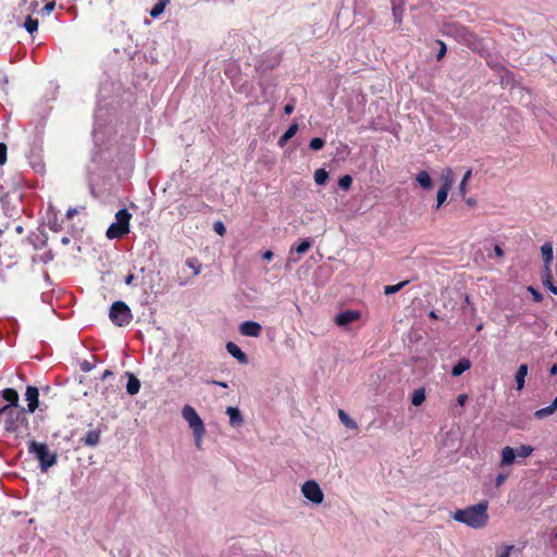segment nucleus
I'll list each match as a JSON object with an SVG mask.
<instances>
[{
    "label": "nucleus",
    "instance_id": "1",
    "mask_svg": "<svg viewBox=\"0 0 557 557\" xmlns=\"http://www.w3.org/2000/svg\"><path fill=\"white\" fill-rule=\"evenodd\" d=\"M487 508V500H482L479 504L470 505L465 509L456 510L453 518L457 522L463 523L472 529H482L488 522Z\"/></svg>",
    "mask_w": 557,
    "mask_h": 557
},
{
    "label": "nucleus",
    "instance_id": "2",
    "mask_svg": "<svg viewBox=\"0 0 557 557\" xmlns=\"http://www.w3.org/2000/svg\"><path fill=\"white\" fill-rule=\"evenodd\" d=\"M28 451L36 456L42 472H46L50 467L57 463V454L49 451L48 446L45 443L30 441L28 444Z\"/></svg>",
    "mask_w": 557,
    "mask_h": 557
},
{
    "label": "nucleus",
    "instance_id": "3",
    "mask_svg": "<svg viewBox=\"0 0 557 557\" xmlns=\"http://www.w3.org/2000/svg\"><path fill=\"white\" fill-rule=\"evenodd\" d=\"M132 214L127 209H121L115 214V222L107 230V237L110 239L121 238L129 233V221Z\"/></svg>",
    "mask_w": 557,
    "mask_h": 557
},
{
    "label": "nucleus",
    "instance_id": "4",
    "mask_svg": "<svg viewBox=\"0 0 557 557\" xmlns=\"http://www.w3.org/2000/svg\"><path fill=\"white\" fill-rule=\"evenodd\" d=\"M183 418L188 422L189 428L195 435V444L198 448L201 447L202 436L206 432L205 424L200 419L197 411L189 405H185L182 410Z\"/></svg>",
    "mask_w": 557,
    "mask_h": 557
},
{
    "label": "nucleus",
    "instance_id": "5",
    "mask_svg": "<svg viewBox=\"0 0 557 557\" xmlns=\"http://www.w3.org/2000/svg\"><path fill=\"white\" fill-rule=\"evenodd\" d=\"M109 318L116 326L128 325L133 314L129 307L124 301H114L110 308Z\"/></svg>",
    "mask_w": 557,
    "mask_h": 557
},
{
    "label": "nucleus",
    "instance_id": "6",
    "mask_svg": "<svg viewBox=\"0 0 557 557\" xmlns=\"http://www.w3.org/2000/svg\"><path fill=\"white\" fill-rule=\"evenodd\" d=\"M445 34L453 36L460 40L462 44L473 48L476 36L471 33L467 27L458 23H448L445 25Z\"/></svg>",
    "mask_w": 557,
    "mask_h": 557
},
{
    "label": "nucleus",
    "instance_id": "7",
    "mask_svg": "<svg viewBox=\"0 0 557 557\" xmlns=\"http://www.w3.org/2000/svg\"><path fill=\"white\" fill-rule=\"evenodd\" d=\"M301 492L307 499L314 504H321L323 502V492L315 481L310 480L305 482L301 486Z\"/></svg>",
    "mask_w": 557,
    "mask_h": 557
},
{
    "label": "nucleus",
    "instance_id": "8",
    "mask_svg": "<svg viewBox=\"0 0 557 557\" xmlns=\"http://www.w3.org/2000/svg\"><path fill=\"white\" fill-rule=\"evenodd\" d=\"M207 205L200 200H186L177 207V213L182 218L188 216L190 213L201 212Z\"/></svg>",
    "mask_w": 557,
    "mask_h": 557
},
{
    "label": "nucleus",
    "instance_id": "9",
    "mask_svg": "<svg viewBox=\"0 0 557 557\" xmlns=\"http://www.w3.org/2000/svg\"><path fill=\"white\" fill-rule=\"evenodd\" d=\"M451 185H453V171L450 169H447L446 175H445V181L442 184V186L438 189L437 195H436V206H435L436 210L440 209L441 206L446 201L447 195H448L449 189L451 188Z\"/></svg>",
    "mask_w": 557,
    "mask_h": 557
},
{
    "label": "nucleus",
    "instance_id": "10",
    "mask_svg": "<svg viewBox=\"0 0 557 557\" xmlns=\"http://www.w3.org/2000/svg\"><path fill=\"white\" fill-rule=\"evenodd\" d=\"M239 332L244 336L259 337L262 332V326L255 321H245L239 325Z\"/></svg>",
    "mask_w": 557,
    "mask_h": 557
},
{
    "label": "nucleus",
    "instance_id": "11",
    "mask_svg": "<svg viewBox=\"0 0 557 557\" xmlns=\"http://www.w3.org/2000/svg\"><path fill=\"white\" fill-rule=\"evenodd\" d=\"M25 397L27 400V409L29 412H35V410L39 406V391L35 386H27L25 392Z\"/></svg>",
    "mask_w": 557,
    "mask_h": 557
},
{
    "label": "nucleus",
    "instance_id": "12",
    "mask_svg": "<svg viewBox=\"0 0 557 557\" xmlns=\"http://www.w3.org/2000/svg\"><path fill=\"white\" fill-rule=\"evenodd\" d=\"M360 318L359 311L347 310L336 315L335 322L337 325L346 326Z\"/></svg>",
    "mask_w": 557,
    "mask_h": 557
},
{
    "label": "nucleus",
    "instance_id": "13",
    "mask_svg": "<svg viewBox=\"0 0 557 557\" xmlns=\"http://www.w3.org/2000/svg\"><path fill=\"white\" fill-rule=\"evenodd\" d=\"M227 352L234 357L239 363L246 364L248 362L247 355L233 342L226 344Z\"/></svg>",
    "mask_w": 557,
    "mask_h": 557
},
{
    "label": "nucleus",
    "instance_id": "14",
    "mask_svg": "<svg viewBox=\"0 0 557 557\" xmlns=\"http://www.w3.org/2000/svg\"><path fill=\"white\" fill-rule=\"evenodd\" d=\"M127 384L126 391L129 395L134 396L139 393L140 381L131 372H126Z\"/></svg>",
    "mask_w": 557,
    "mask_h": 557
},
{
    "label": "nucleus",
    "instance_id": "15",
    "mask_svg": "<svg viewBox=\"0 0 557 557\" xmlns=\"http://www.w3.org/2000/svg\"><path fill=\"white\" fill-rule=\"evenodd\" d=\"M100 430H89L81 442L86 446L95 447L100 442Z\"/></svg>",
    "mask_w": 557,
    "mask_h": 557
},
{
    "label": "nucleus",
    "instance_id": "16",
    "mask_svg": "<svg viewBox=\"0 0 557 557\" xmlns=\"http://www.w3.org/2000/svg\"><path fill=\"white\" fill-rule=\"evenodd\" d=\"M226 413L230 417V423L232 426H240L244 423L243 416L238 408L227 407Z\"/></svg>",
    "mask_w": 557,
    "mask_h": 557
},
{
    "label": "nucleus",
    "instance_id": "17",
    "mask_svg": "<svg viewBox=\"0 0 557 557\" xmlns=\"http://www.w3.org/2000/svg\"><path fill=\"white\" fill-rule=\"evenodd\" d=\"M541 255H542L544 264H553L554 250H553V244L550 242H546L541 246Z\"/></svg>",
    "mask_w": 557,
    "mask_h": 557
},
{
    "label": "nucleus",
    "instance_id": "18",
    "mask_svg": "<svg viewBox=\"0 0 557 557\" xmlns=\"http://www.w3.org/2000/svg\"><path fill=\"white\" fill-rule=\"evenodd\" d=\"M557 409V396L554 398L552 404L547 407L541 408L534 412V417L536 419H544L550 414H553Z\"/></svg>",
    "mask_w": 557,
    "mask_h": 557
},
{
    "label": "nucleus",
    "instance_id": "19",
    "mask_svg": "<svg viewBox=\"0 0 557 557\" xmlns=\"http://www.w3.org/2000/svg\"><path fill=\"white\" fill-rule=\"evenodd\" d=\"M22 417V412H9L8 419L5 421V430L9 432H14L18 429V420Z\"/></svg>",
    "mask_w": 557,
    "mask_h": 557
},
{
    "label": "nucleus",
    "instance_id": "20",
    "mask_svg": "<svg viewBox=\"0 0 557 557\" xmlns=\"http://www.w3.org/2000/svg\"><path fill=\"white\" fill-rule=\"evenodd\" d=\"M528 364L522 363L519 366L516 373L517 389L521 391L524 387L525 376L528 375Z\"/></svg>",
    "mask_w": 557,
    "mask_h": 557
},
{
    "label": "nucleus",
    "instance_id": "21",
    "mask_svg": "<svg viewBox=\"0 0 557 557\" xmlns=\"http://www.w3.org/2000/svg\"><path fill=\"white\" fill-rule=\"evenodd\" d=\"M298 124L297 123H293L288 128L287 131L280 137L278 139V146L280 147H284L287 141L293 138L296 133L298 132Z\"/></svg>",
    "mask_w": 557,
    "mask_h": 557
},
{
    "label": "nucleus",
    "instance_id": "22",
    "mask_svg": "<svg viewBox=\"0 0 557 557\" xmlns=\"http://www.w3.org/2000/svg\"><path fill=\"white\" fill-rule=\"evenodd\" d=\"M516 459V451L510 446H506L502 450L500 466L511 465Z\"/></svg>",
    "mask_w": 557,
    "mask_h": 557
},
{
    "label": "nucleus",
    "instance_id": "23",
    "mask_svg": "<svg viewBox=\"0 0 557 557\" xmlns=\"http://www.w3.org/2000/svg\"><path fill=\"white\" fill-rule=\"evenodd\" d=\"M431 49L436 53V60L440 61L444 58L447 51V47L444 41L437 39L431 42Z\"/></svg>",
    "mask_w": 557,
    "mask_h": 557
},
{
    "label": "nucleus",
    "instance_id": "24",
    "mask_svg": "<svg viewBox=\"0 0 557 557\" xmlns=\"http://www.w3.org/2000/svg\"><path fill=\"white\" fill-rule=\"evenodd\" d=\"M1 394L3 399L9 403V406H17L18 394L14 388H4Z\"/></svg>",
    "mask_w": 557,
    "mask_h": 557
},
{
    "label": "nucleus",
    "instance_id": "25",
    "mask_svg": "<svg viewBox=\"0 0 557 557\" xmlns=\"http://www.w3.org/2000/svg\"><path fill=\"white\" fill-rule=\"evenodd\" d=\"M471 367V363L468 359H460L451 369V374L454 376L461 375L465 371H467Z\"/></svg>",
    "mask_w": 557,
    "mask_h": 557
},
{
    "label": "nucleus",
    "instance_id": "26",
    "mask_svg": "<svg viewBox=\"0 0 557 557\" xmlns=\"http://www.w3.org/2000/svg\"><path fill=\"white\" fill-rule=\"evenodd\" d=\"M338 418L346 428L351 430L358 428L357 422L354 419H351L343 409L338 410Z\"/></svg>",
    "mask_w": 557,
    "mask_h": 557
},
{
    "label": "nucleus",
    "instance_id": "27",
    "mask_svg": "<svg viewBox=\"0 0 557 557\" xmlns=\"http://www.w3.org/2000/svg\"><path fill=\"white\" fill-rule=\"evenodd\" d=\"M185 264L193 270V276H197L202 269L201 262L196 258H187Z\"/></svg>",
    "mask_w": 557,
    "mask_h": 557
},
{
    "label": "nucleus",
    "instance_id": "28",
    "mask_svg": "<svg viewBox=\"0 0 557 557\" xmlns=\"http://www.w3.org/2000/svg\"><path fill=\"white\" fill-rule=\"evenodd\" d=\"M169 2L170 0H159L150 10V16L153 18L160 16Z\"/></svg>",
    "mask_w": 557,
    "mask_h": 557
},
{
    "label": "nucleus",
    "instance_id": "29",
    "mask_svg": "<svg viewBox=\"0 0 557 557\" xmlns=\"http://www.w3.org/2000/svg\"><path fill=\"white\" fill-rule=\"evenodd\" d=\"M329 180V172L324 169H318L314 172V182L317 185H324Z\"/></svg>",
    "mask_w": 557,
    "mask_h": 557
},
{
    "label": "nucleus",
    "instance_id": "30",
    "mask_svg": "<svg viewBox=\"0 0 557 557\" xmlns=\"http://www.w3.org/2000/svg\"><path fill=\"white\" fill-rule=\"evenodd\" d=\"M420 187L430 189L432 187V178L425 171H420Z\"/></svg>",
    "mask_w": 557,
    "mask_h": 557
},
{
    "label": "nucleus",
    "instance_id": "31",
    "mask_svg": "<svg viewBox=\"0 0 557 557\" xmlns=\"http://www.w3.org/2000/svg\"><path fill=\"white\" fill-rule=\"evenodd\" d=\"M24 27L29 34H33L38 28V20L33 18L32 16H27L24 23Z\"/></svg>",
    "mask_w": 557,
    "mask_h": 557
},
{
    "label": "nucleus",
    "instance_id": "32",
    "mask_svg": "<svg viewBox=\"0 0 557 557\" xmlns=\"http://www.w3.org/2000/svg\"><path fill=\"white\" fill-rule=\"evenodd\" d=\"M533 450L534 448L530 445H521L517 449H515L516 457H529L533 453Z\"/></svg>",
    "mask_w": 557,
    "mask_h": 557
},
{
    "label": "nucleus",
    "instance_id": "33",
    "mask_svg": "<svg viewBox=\"0 0 557 557\" xmlns=\"http://www.w3.org/2000/svg\"><path fill=\"white\" fill-rule=\"evenodd\" d=\"M352 185V177L350 175H343L339 180H338V186L339 188H342L343 190H349L350 187Z\"/></svg>",
    "mask_w": 557,
    "mask_h": 557
},
{
    "label": "nucleus",
    "instance_id": "34",
    "mask_svg": "<svg viewBox=\"0 0 557 557\" xmlns=\"http://www.w3.org/2000/svg\"><path fill=\"white\" fill-rule=\"evenodd\" d=\"M408 283V281H404V282H400L396 285H386L384 287V294L385 295H392V294H395L397 293L398 290H400L406 284Z\"/></svg>",
    "mask_w": 557,
    "mask_h": 557
},
{
    "label": "nucleus",
    "instance_id": "35",
    "mask_svg": "<svg viewBox=\"0 0 557 557\" xmlns=\"http://www.w3.org/2000/svg\"><path fill=\"white\" fill-rule=\"evenodd\" d=\"M325 145V140L319 137H314L310 140L309 147L312 150H321Z\"/></svg>",
    "mask_w": 557,
    "mask_h": 557
},
{
    "label": "nucleus",
    "instance_id": "36",
    "mask_svg": "<svg viewBox=\"0 0 557 557\" xmlns=\"http://www.w3.org/2000/svg\"><path fill=\"white\" fill-rule=\"evenodd\" d=\"M552 276V264H544L542 270V283H548Z\"/></svg>",
    "mask_w": 557,
    "mask_h": 557
},
{
    "label": "nucleus",
    "instance_id": "37",
    "mask_svg": "<svg viewBox=\"0 0 557 557\" xmlns=\"http://www.w3.org/2000/svg\"><path fill=\"white\" fill-rule=\"evenodd\" d=\"M311 247V243L309 239H302L299 245L295 248L297 253H305L309 250Z\"/></svg>",
    "mask_w": 557,
    "mask_h": 557
},
{
    "label": "nucleus",
    "instance_id": "38",
    "mask_svg": "<svg viewBox=\"0 0 557 557\" xmlns=\"http://www.w3.org/2000/svg\"><path fill=\"white\" fill-rule=\"evenodd\" d=\"M213 230L216 234H219L220 236H224L225 233H226V228L224 226V224L221 222V221H216L214 224H213Z\"/></svg>",
    "mask_w": 557,
    "mask_h": 557
},
{
    "label": "nucleus",
    "instance_id": "39",
    "mask_svg": "<svg viewBox=\"0 0 557 557\" xmlns=\"http://www.w3.org/2000/svg\"><path fill=\"white\" fill-rule=\"evenodd\" d=\"M528 290L531 293V295L533 297V300L535 302H540V301L543 300L542 294L536 288H534L533 286H529Z\"/></svg>",
    "mask_w": 557,
    "mask_h": 557
},
{
    "label": "nucleus",
    "instance_id": "40",
    "mask_svg": "<svg viewBox=\"0 0 557 557\" xmlns=\"http://www.w3.org/2000/svg\"><path fill=\"white\" fill-rule=\"evenodd\" d=\"M7 145L3 143H0V165L4 164L7 162Z\"/></svg>",
    "mask_w": 557,
    "mask_h": 557
},
{
    "label": "nucleus",
    "instance_id": "41",
    "mask_svg": "<svg viewBox=\"0 0 557 557\" xmlns=\"http://www.w3.org/2000/svg\"><path fill=\"white\" fill-rule=\"evenodd\" d=\"M507 478H508L507 473H499V474H497V476L495 479V486L496 487L502 486L505 483V481L507 480Z\"/></svg>",
    "mask_w": 557,
    "mask_h": 557
},
{
    "label": "nucleus",
    "instance_id": "42",
    "mask_svg": "<svg viewBox=\"0 0 557 557\" xmlns=\"http://www.w3.org/2000/svg\"><path fill=\"white\" fill-rule=\"evenodd\" d=\"M55 8V1L52 0V1H49L45 4V7L42 8V11L46 13V14H50Z\"/></svg>",
    "mask_w": 557,
    "mask_h": 557
},
{
    "label": "nucleus",
    "instance_id": "43",
    "mask_svg": "<svg viewBox=\"0 0 557 557\" xmlns=\"http://www.w3.org/2000/svg\"><path fill=\"white\" fill-rule=\"evenodd\" d=\"M512 548H513L512 545L505 546L504 550L499 554L498 557H510V553H511Z\"/></svg>",
    "mask_w": 557,
    "mask_h": 557
},
{
    "label": "nucleus",
    "instance_id": "44",
    "mask_svg": "<svg viewBox=\"0 0 557 557\" xmlns=\"http://www.w3.org/2000/svg\"><path fill=\"white\" fill-rule=\"evenodd\" d=\"M467 183L468 182L461 181L459 184L458 190H459V194L461 197H465V195L467 193Z\"/></svg>",
    "mask_w": 557,
    "mask_h": 557
},
{
    "label": "nucleus",
    "instance_id": "45",
    "mask_svg": "<svg viewBox=\"0 0 557 557\" xmlns=\"http://www.w3.org/2000/svg\"><path fill=\"white\" fill-rule=\"evenodd\" d=\"M543 285L548 288L554 295H557V286L552 283V280H548V283H543Z\"/></svg>",
    "mask_w": 557,
    "mask_h": 557
},
{
    "label": "nucleus",
    "instance_id": "46",
    "mask_svg": "<svg viewBox=\"0 0 557 557\" xmlns=\"http://www.w3.org/2000/svg\"><path fill=\"white\" fill-rule=\"evenodd\" d=\"M294 110H295V106H294V103H287V104H285V107H284V113H285L286 115L292 114V113L294 112Z\"/></svg>",
    "mask_w": 557,
    "mask_h": 557
},
{
    "label": "nucleus",
    "instance_id": "47",
    "mask_svg": "<svg viewBox=\"0 0 557 557\" xmlns=\"http://www.w3.org/2000/svg\"><path fill=\"white\" fill-rule=\"evenodd\" d=\"M418 401H419V398H418V389H414V391H412V393H411V404H412L414 407H418Z\"/></svg>",
    "mask_w": 557,
    "mask_h": 557
},
{
    "label": "nucleus",
    "instance_id": "48",
    "mask_svg": "<svg viewBox=\"0 0 557 557\" xmlns=\"http://www.w3.org/2000/svg\"><path fill=\"white\" fill-rule=\"evenodd\" d=\"M134 280H135V275L133 273H129L125 276L124 282L126 285H132Z\"/></svg>",
    "mask_w": 557,
    "mask_h": 557
},
{
    "label": "nucleus",
    "instance_id": "49",
    "mask_svg": "<svg viewBox=\"0 0 557 557\" xmlns=\"http://www.w3.org/2000/svg\"><path fill=\"white\" fill-rule=\"evenodd\" d=\"M468 399V396L466 394H460L457 398V401L460 406H465L466 401Z\"/></svg>",
    "mask_w": 557,
    "mask_h": 557
},
{
    "label": "nucleus",
    "instance_id": "50",
    "mask_svg": "<svg viewBox=\"0 0 557 557\" xmlns=\"http://www.w3.org/2000/svg\"><path fill=\"white\" fill-rule=\"evenodd\" d=\"M77 214V210L75 208H70L67 211H66V218L67 219H73L74 215Z\"/></svg>",
    "mask_w": 557,
    "mask_h": 557
},
{
    "label": "nucleus",
    "instance_id": "51",
    "mask_svg": "<svg viewBox=\"0 0 557 557\" xmlns=\"http://www.w3.org/2000/svg\"><path fill=\"white\" fill-rule=\"evenodd\" d=\"M494 252L499 258L504 256V250L498 245H495Z\"/></svg>",
    "mask_w": 557,
    "mask_h": 557
},
{
    "label": "nucleus",
    "instance_id": "52",
    "mask_svg": "<svg viewBox=\"0 0 557 557\" xmlns=\"http://www.w3.org/2000/svg\"><path fill=\"white\" fill-rule=\"evenodd\" d=\"M263 259L270 261L273 258V252L271 250H267L262 255Z\"/></svg>",
    "mask_w": 557,
    "mask_h": 557
},
{
    "label": "nucleus",
    "instance_id": "53",
    "mask_svg": "<svg viewBox=\"0 0 557 557\" xmlns=\"http://www.w3.org/2000/svg\"><path fill=\"white\" fill-rule=\"evenodd\" d=\"M472 176V170H468L465 174L461 181L468 182Z\"/></svg>",
    "mask_w": 557,
    "mask_h": 557
},
{
    "label": "nucleus",
    "instance_id": "54",
    "mask_svg": "<svg viewBox=\"0 0 557 557\" xmlns=\"http://www.w3.org/2000/svg\"><path fill=\"white\" fill-rule=\"evenodd\" d=\"M209 383L210 384H214V385H219V386L224 387V388L227 387V384L225 382H220V381H214L213 380V381H210Z\"/></svg>",
    "mask_w": 557,
    "mask_h": 557
},
{
    "label": "nucleus",
    "instance_id": "55",
    "mask_svg": "<svg viewBox=\"0 0 557 557\" xmlns=\"http://www.w3.org/2000/svg\"><path fill=\"white\" fill-rule=\"evenodd\" d=\"M549 374H550V375H556V374H557V363H554V364L549 368Z\"/></svg>",
    "mask_w": 557,
    "mask_h": 557
},
{
    "label": "nucleus",
    "instance_id": "56",
    "mask_svg": "<svg viewBox=\"0 0 557 557\" xmlns=\"http://www.w3.org/2000/svg\"><path fill=\"white\" fill-rule=\"evenodd\" d=\"M113 375V372L111 370H106L103 373H102V376L101 379L102 380H106L107 377Z\"/></svg>",
    "mask_w": 557,
    "mask_h": 557
},
{
    "label": "nucleus",
    "instance_id": "57",
    "mask_svg": "<svg viewBox=\"0 0 557 557\" xmlns=\"http://www.w3.org/2000/svg\"><path fill=\"white\" fill-rule=\"evenodd\" d=\"M466 202H467V205H468V206H470V207H474V206L476 205V200H475V199H473V198H468V199H466Z\"/></svg>",
    "mask_w": 557,
    "mask_h": 557
},
{
    "label": "nucleus",
    "instance_id": "58",
    "mask_svg": "<svg viewBox=\"0 0 557 557\" xmlns=\"http://www.w3.org/2000/svg\"><path fill=\"white\" fill-rule=\"evenodd\" d=\"M424 399H425V391H424V388L420 387V405L424 401Z\"/></svg>",
    "mask_w": 557,
    "mask_h": 557
},
{
    "label": "nucleus",
    "instance_id": "59",
    "mask_svg": "<svg viewBox=\"0 0 557 557\" xmlns=\"http://www.w3.org/2000/svg\"><path fill=\"white\" fill-rule=\"evenodd\" d=\"M429 315L432 318V319H437V315L435 313V311H430Z\"/></svg>",
    "mask_w": 557,
    "mask_h": 557
},
{
    "label": "nucleus",
    "instance_id": "60",
    "mask_svg": "<svg viewBox=\"0 0 557 557\" xmlns=\"http://www.w3.org/2000/svg\"><path fill=\"white\" fill-rule=\"evenodd\" d=\"M82 369L84 371H89L90 370V366L88 363H86L85 366L82 367Z\"/></svg>",
    "mask_w": 557,
    "mask_h": 557
},
{
    "label": "nucleus",
    "instance_id": "61",
    "mask_svg": "<svg viewBox=\"0 0 557 557\" xmlns=\"http://www.w3.org/2000/svg\"><path fill=\"white\" fill-rule=\"evenodd\" d=\"M69 242H70V239H69L67 237H63V238H62V243H63V244H67Z\"/></svg>",
    "mask_w": 557,
    "mask_h": 557
},
{
    "label": "nucleus",
    "instance_id": "62",
    "mask_svg": "<svg viewBox=\"0 0 557 557\" xmlns=\"http://www.w3.org/2000/svg\"><path fill=\"white\" fill-rule=\"evenodd\" d=\"M9 406H4L3 408H0V414L4 412L8 409Z\"/></svg>",
    "mask_w": 557,
    "mask_h": 557
},
{
    "label": "nucleus",
    "instance_id": "63",
    "mask_svg": "<svg viewBox=\"0 0 557 557\" xmlns=\"http://www.w3.org/2000/svg\"><path fill=\"white\" fill-rule=\"evenodd\" d=\"M482 329H483V324H479V325L476 326V331H478V332H479V331H481Z\"/></svg>",
    "mask_w": 557,
    "mask_h": 557
},
{
    "label": "nucleus",
    "instance_id": "64",
    "mask_svg": "<svg viewBox=\"0 0 557 557\" xmlns=\"http://www.w3.org/2000/svg\"><path fill=\"white\" fill-rule=\"evenodd\" d=\"M16 231H17V232H22V227H21V226H18V227L16 228Z\"/></svg>",
    "mask_w": 557,
    "mask_h": 557
}]
</instances>
